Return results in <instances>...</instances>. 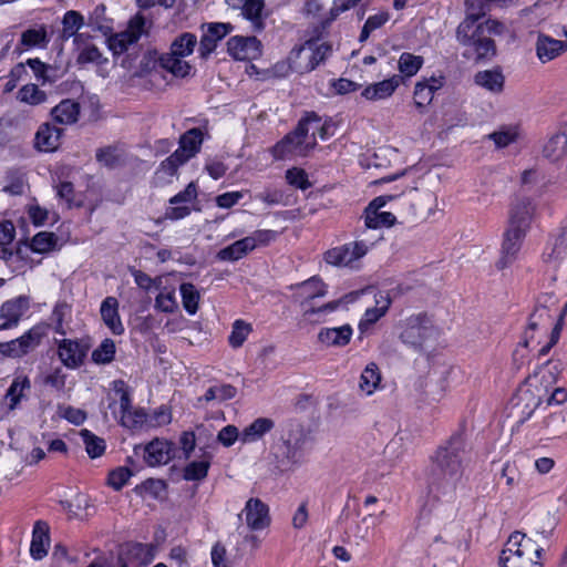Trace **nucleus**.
I'll list each match as a JSON object with an SVG mask.
<instances>
[{
  "instance_id": "1",
  "label": "nucleus",
  "mask_w": 567,
  "mask_h": 567,
  "mask_svg": "<svg viewBox=\"0 0 567 567\" xmlns=\"http://www.w3.org/2000/svg\"><path fill=\"white\" fill-rule=\"evenodd\" d=\"M466 447L464 432L458 430L436 449L431 456L427 473V485L431 492L442 495H452L455 492L463 475Z\"/></svg>"
},
{
  "instance_id": "2",
  "label": "nucleus",
  "mask_w": 567,
  "mask_h": 567,
  "mask_svg": "<svg viewBox=\"0 0 567 567\" xmlns=\"http://www.w3.org/2000/svg\"><path fill=\"white\" fill-rule=\"evenodd\" d=\"M543 554L544 547L537 539L516 530L511 534L501 551L499 567H543L539 560Z\"/></svg>"
},
{
  "instance_id": "3",
  "label": "nucleus",
  "mask_w": 567,
  "mask_h": 567,
  "mask_svg": "<svg viewBox=\"0 0 567 567\" xmlns=\"http://www.w3.org/2000/svg\"><path fill=\"white\" fill-rule=\"evenodd\" d=\"M309 434L299 423H288L281 442L275 446V457L281 470H289L301 463Z\"/></svg>"
},
{
  "instance_id": "4",
  "label": "nucleus",
  "mask_w": 567,
  "mask_h": 567,
  "mask_svg": "<svg viewBox=\"0 0 567 567\" xmlns=\"http://www.w3.org/2000/svg\"><path fill=\"white\" fill-rule=\"evenodd\" d=\"M324 31L315 28L310 38L299 48H295L289 54L290 66L299 72H310L318 66L330 53L331 45L320 42Z\"/></svg>"
},
{
  "instance_id": "5",
  "label": "nucleus",
  "mask_w": 567,
  "mask_h": 567,
  "mask_svg": "<svg viewBox=\"0 0 567 567\" xmlns=\"http://www.w3.org/2000/svg\"><path fill=\"white\" fill-rule=\"evenodd\" d=\"M370 295L374 303L372 306L368 300L364 301L367 308L358 324L360 338L373 332L374 324L385 316L392 302L389 295L380 291L374 285H367L364 287L357 286V300H363Z\"/></svg>"
},
{
  "instance_id": "6",
  "label": "nucleus",
  "mask_w": 567,
  "mask_h": 567,
  "mask_svg": "<svg viewBox=\"0 0 567 567\" xmlns=\"http://www.w3.org/2000/svg\"><path fill=\"white\" fill-rule=\"evenodd\" d=\"M436 336L437 330L431 318L425 313H419L405 320L400 339L409 347L422 351L435 340Z\"/></svg>"
},
{
  "instance_id": "7",
  "label": "nucleus",
  "mask_w": 567,
  "mask_h": 567,
  "mask_svg": "<svg viewBox=\"0 0 567 567\" xmlns=\"http://www.w3.org/2000/svg\"><path fill=\"white\" fill-rule=\"evenodd\" d=\"M544 401L540 389L535 386L520 388L512 398L508 406V416L513 419V431H517Z\"/></svg>"
},
{
  "instance_id": "8",
  "label": "nucleus",
  "mask_w": 567,
  "mask_h": 567,
  "mask_svg": "<svg viewBox=\"0 0 567 567\" xmlns=\"http://www.w3.org/2000/svg\"><path fill=\"white\" fill-rule=\"evenodd\" d=\"M396 199L395 195H382L372 199L363 212L365 229L361 236L367 234V230H379L382 227H392L396 223V217L390 212H380L388 202Z\"/></svg>"
},
{
  "instance_id": "9",
  "label": "nucleus",
  "mask_w": 567,
  "mask_h": 567,
  "mask_svg": "<svg viewBox=\"0 0 567 567\" xmlns=\"http://www.w3.org/2000/svg\"><path fill=\"white\" fill-rule=\"evenodd\" d=\"M317 145L312 137H305L296 130L286 135L272 147L274 157L285 159L295 156H307Z\"/></svg>"
},
{
  "instance_id": "10",
  "label": "nucleus",
  "mask_w": 567,
  "mask_h": 567,
  "mask_svg": "<svg viewBox=\"0 0 567 567\" xmlns=\"http://www.w3.org/2000/svg\"><path fill=\"white\" fill-rule=\"evenodd\" d=\"M146 23L147 21L143 16H134L130 20L125 31L116 33L109 39L110 50H112L114 54L125 52L131 44L136 43L141 37L147 32Z\"/></svg>"
},
{
  "instance_id": "11",
  "label": "nucleus",
  "mask_w": 567,
  "mask_h": 567,
  "mask_svg": "<svg viewBox=\"0 0 567 567\" xmlns=\"http://www.w3.org/2000/svg\"><path fill=\"white\" fill-rule=\"evenodd\" d=\"M42 337V329L34 327L18 339L0 342V353L10 358H20L34 350L40 344Z\"/></svg>"
},
{
  "instance_id": "12",
  "label": "nucleus",
  "mask_w": 567,
  "mask_h": 567,
  "mask_svg": "<svg viewBox=\"0 0 567 567\" xmlns=\"http://www.w3.org/2000/svg\"><path fill=\"white\" fill-rule=\"evenodd\" d=\"M245 518V523L250 530L257 532L267 528L271 523L269 507L260 498H249L241 513L239 519Z\"/></svg>"
},
{
  "instance_id": "13",
  "label": "nucleus",
  "mask_w": 567,
  "mask_h": 567,
  "mask_svg": "<svg viewBox=\"0 0 567 567\" xmlns=\"http://www.w3.org/2000/svg\"><path fill=\"white\" fill-rule=\"evenodd\" d=\"M136 455H142L150 466L163 465L169 462L173 456V444L165 440L155 439L145 446H135Z\"/></svg>"
},
{
  "instance_id": "14",
  "label": "nucleus",
  "mask_w": 567,
  "mask_h": 567,
  "mask_svg": "<svg viewBox=\"0 0 567 567\" xmlns=\"http://www.w3.org/2000/svg\"><path fill=\"white\" fill-rule=\"evenodd\" d=\"M534 213L535 205L530 198L523 197L516 199L509 212L507 228H514V230L527 235L530 228Z\"/></svg>"
},
{
  "instance_id": "15",
  "label": "nucleus",
  "mask_w": 567,
  "mask_h": 567,
  "mask_svg": "<svg viewBox=\"0 0 567 567\" xmlns=\"http://www.w3.org/2000/svg\"><path fill=\"white\" fill-rule=\"evenodd\" d=\"M227 51L236 60H255L261 54V43L256 37L236 35L228 40Z\"/></svg>"
},
{
  "instance_id": "16",
  "label": "nucleus",
  "mask_w": 567,
  "mask_h": 567,
  "mask_svg": "<svg viewBox=\"0 0 567 567\" xmlns=\"http://www.w3.org/2000/svg\"><path fill=\"white\" fill-rule=\"evenodd\" d=\"M483 22L480 24L478 32H474L471 43H466L465 58L475 55L476 61L491 59L496 54V45L492 38L486 35Z\"/></svg>"
},
{
  "instance_id": "17",
  "label": "nucleus",
  "mask_w": 567,
  "mask_h": 567,
  "mask_svg": "<svg viewBox=\"0 0 567 567\" xmlns=\"http://www.w3.org/2000/svg\"><path fill=\"white\" fill-rule=\"evenodd\" d=\"M526 234L518 233L514 228H506L502 244L501 258L496 266L498 269H504L512 265L522 248Z\"/></svg>"
},
{
  "instance_id": "18",
  "label": "nucleus",
  "mask_w": 567,
  "mask_h": 567,
  "mask_svg": "<svg viewBox=\"0 0 567 567\" xmlns=\"http://www.w3.org/2000/svg\"><path fill=\"white\" fill-rule=\"evenodd\" d=\"M154 559L153 548L141 543H127L123 546L120 560L128 567L147 566Z\"/></svg>"
},
{
  "instance_id": "19",
  "label": "nucleus",
  "mask_w": 567,
  "mask_h": 567,
  "mask_svg": "<svg viewBox=\"0 0 567 567\" xmlns=\"http://www.w3.org/2000/svg\"><path fill=\"white\" fill-rule=\"evenodd\" d=\"M123 381H114V391L120 396V414L121 423L125 427H134L143 423L144 413L131 411V398L128 391L124 388Z\"/></svg>"
},
{
  "instance_id": "20",
  "label": "nucleus",
  "mask_w": 567,
  "mask_h": 567,
  "mask_svg": "<svg viewBox=\"0 0 567 567\" xmlns=\"http://www.w3.org/2000/svg\"><path fill=\"white\" fill-rule=\"evenodd\" d=\"M231 29L233 28L229 23L216 22L208 24V28L202 35L199 42L200 55L203 58L209 55L216 49L217 42L225 38Z\"/></svg>"
},
{
  "instance_id": "21",
  "label": "nucleus",
  "mask_w": 567,
  "mask_h": 567,
  "mask_svg": "<svg viewBox=\"0 0 567 567\" xmlns=\"http://www.w3.org/2000/svg\"><path fill=\"white\" fill-rule=\"evenodd\" d=\"M401 83H403V76L394 74L390 79L368 85L361 95L369 101L383 100L390 97Z\"/></svg>"
},
{
  "instance_id": "22",
  "label": "nucleus",
  "mask_w": 567,
  "mask_h": 567,
  "mask_svg": "<svg viewBox=\"0 0 567 567\" xmlns=\"http://www.w3.org/2000/svg\"><path fill=\"white\" fill-rule=\"evenodd\" d=\"M567 51V42L556 40L549 35L540 33L536 41L537 58L546 63L559 56L563 52Z\"/></svg>"
},
{
  "instance_id": "23",
  "label": "nucleus",
  "mask_w": 567,
  "mask_h": 567,
  "mask_svg": "<svg viewBox=\"0 0 567 567\" xmlns=\"http://www.w3.org/2000/svg\"><path fill=\"white\" fill-rule=\"evenodd\" d=\"M62 133L63 130L55 127L50 123H44L40 125L35 133L34 146L42 152L55 151L60 145Z\"/></svg>"
},
{
  "instance_id": "24",
  "label": "nucleus",
  "mask_w": 567,
  "mask_h": 567,
  "mask_svg": "<svg viewBox=\"0 0 567 567\" xmlns=\"http://www.w3.org/2000/svg\"><path fill=\"white\" fill-rule=\"evenodd\" d=\"M567 255V225L558 229V231L548 240L544 259L547 262H557Z\"/></svg>"
},
{
  "instance_id": "25",
  "label": "nucleus",
  "mask_w": 567,
  "mask_h": 567,
  "mask_svg": "<svg viewBox=\"0 0 567 567\" xmlns=\"http://www.w3.org/2000/svg\"><path fill=\"white\" fill-rule=\"evenodd\" d=\"M59 358L68 368H76L82 364L85 349L78 341L63 339L59 344Z\"/></svg>"
},
{
  "instance_id": "26",
  "label": "nucleus",
  "mask_w": 567,
  "mask_h": 567,
  "mask_svg": "<svg viewBox=\"0 0 567 567\" xmlns=\"http://www.w3.org/2000/svg\"><path fill=\"white\" fill-rule=\"evenodd\" d=\"M25 308V300L18 298L9 300L0 309V331L10 329L18 324Z\"/></svg>"
},
{
  "instance_id": "27",
  "label": "nucleus",
  "mask_w": 567,
  "mask_h": 567,
  "mask_svg": "<svg viewBox=\"0 0 567 567\" xmlns=\"http://www.w3.org/2000/svg\"><path fill=\"white\" fill-rule=\"evenodd\" d=\"M474 83L493 94H499L504 90L505 76L498 68L478 71L474 75Z\"/></svg>"
},
{
  "instance_id": "28",
  "label": "nucleus",
  "mask_w": 567,
  "mask_h": 567,
  "mask_svg": "<svg viewBox=\"0 0 567 567\" xmlns=\"http://www.w3.org/2000/svg\"><path fill=\"white\" fill-rule=\"evenodd\" d=\"M100 312L103 322L114 334H122L124 332L118 315V302L115 297H106L102 301Z\"/></svg>"
},
{
  "instance_id": "29",
  "label": "nucleus",
  "mask_w": 567,
  "mask_h": 567,
  "mask_svg": "<svg viewBox=\"0 0 567 567\" xmlns=\"http://www.w3.org/2000/svg\"><path fill=\"white\" fill-rule=\"evenodd\" d=\"M202 143L203 133L200 128H190L181 136L179 147L175 153H179V156L187 162L199 152Z\"/></svg>"
},
{
  "instance_id": "30",
  "label": "nucleus",
  "mask_w": 567,
  "mask_h": 567,
  "mask_svg": "<svg viewBox=\"0 0 567 567\" xmlns=\"http://www.w3.org/2000/svg\"><path fill=\"white\" fill-rule=\"evenodd\" d=\"M49 546V527L47 523L42 520H38L34 524L32 540L30 545V554L31 556L40 560L48 554Z\"/></svg>"
},
{
  "instance_id": "31",
  "label": "nucleus",
  "mask_w": 567,
  "mask_h": 567,
  "mask_svg": "<svg viewBox=\"0 0 567 567\" xmlns=\"http://www.w3.org/2000/svg\"><path fill=\"white\" fill-rule=\"evenodd\" d=\"M275 422L269 417H258L251 424L246 426L240 433L243 444L254 443L260 440L266 433L270 432Z\"/></svg>"
},
{
  "instance_id": "32",
  "label": "nucleus",
  "mask_w": 567,
  "mask_h": 567,
  "mask_svg": "<svg viewBox=\"0 0 567 567\" xmlns=\"http://www.w3.org/2000/svg\"><path fill=\"white\" fill-rule=\"evenodd\" d=\"M443 78H431L430 80L417 82L414 89V102L417 107L429 105L434 93L443 86Z\"/></svg>"
},
{
  "instance_id": "33",
  "label": "nucleus",
  "mask_w": 567,
  "mask_h": 567,
  "mask_svg": "<svg viewBox=\"0 0 567 567\" xmlns=\"http://www.w3.org/2000/svg\"><path fill=\"white\" fill-rule=\"evenodd\" d=\"M51 114L55 122L70 125L79 120L80 104L73 100L65 99L52 109Z\"/></svg>"
},
{
  "instance_id": "34",
  "label": "nucleus",
  "mask_w": 567,
  "mask_h": 567,
  "mask_svg": "<svg viewBox=\"0 0 567 567\" xmlns=\"http://www.w3.org/2000/svg\"><path fill=\"white\" fill-rule=\"evenodd\" d=\"M352 336V328L346 324L339 328L322 329L318 339L326 346H344L350 342Z\"/></svg>"
},
{
  "instance_id": "35",
  "label": "nucleus",
  "mask_w": 567,
  "mask_h": 567,
  "mask_svg": "<svg viewBox=\"0 0 567 567\" xmlns=\"http://www.w3.org/2000/svg\"><path fill=\"white\" fill-rule=\"evenodd\" d=\"M252 250V241H249L248 236H246L220 249L217 252V258L221 261H237Z\"/></svg>"
},
{
  "instance_id": "36",
  "label": "nucleus",
  "mask_w": 567,
  "mask_h": 567,
  "mask_svg": "<svg viewBox=\"0 0 567 567\" xmlns=\"http://www.w3.org/2000/svg\"><path fill=\"white\" fill-rule=\"evenodd\" d=\"M72 317V307L65 301H59L51 315V324L55 333L65 336Z\"/></svg>"
},
{
  "instance_id": "37",
  "label": "nucleus",
  "mask_w": 567,
  "mask_h": 567,
  "mask_svg": "<svg viewBox=\"0 0 567 567\" xmlns=\"http://www.w3.org/2000/svg\"><path fill=\"white\" fill-rule=\"evenodd\" d=\"M567 154V135L557 133L544 145L543 155L550 162H557Z\"/></svg>"
},
{
  "instance_id": "38",
  "label": "nucleus",
  "mask_w": 567,
  "mask_h": 567,
  "mask_svg": "<svg viewBox=\"0 0 567 567\" xmlns=\"http://www.w3.org/2000/svg\"><path fill=\"white\" fill-rule=\"evenodd\" d=\"M182 58L172 53L162 54L159 56V69L166 70L175 76L184 78L189 73L190 65Z\"/></svg>"
},
{
  "instance_id": "39",
  "label": "nucleus",
  "mask_w": 567,
  "mask_h": 567,
  "mask_svg": "<svg viewBox=\"0 0 567 567\" xmlns=\"http://www.w3.org/2000/svg\"><path fill=\"white\" fill-rule=\"evenodd\" d=\"M83 23H84V18L80 12L74 11V10L68 11L64 14L63 20H62L64 38L74 37L75 42L82 41L84 34L78 33V31L81 29Z\"/></svg>"
},
{
  "instance_id": "40",
  "label": "nucleus",
  "mask_w": 567,
  "mask_h": 567,
  "mask_svg": "<svg viewBox=\"0 0 567 567\" xmlns=\"http://www.w3.org/2000/svg\"><path fill=\"white\" fill-rule=\"evenodd\" d=\"M324 259L328 264L333 266H348L354 260V247L351 244H347L341 247L332 248L326 252Z\"/></svg>"
},
{
  "instance_id": "41",
  "label": "nucleus",
  "mask_w": 567,
  "mask_h": 567,
  "mask_svg": "<svg viewBox=\"0 0 567 567\" xmlns=\"http://www.w3.org/2000/svg\"><path fill=\"white\" fill-rule=\"evenodd\" d=\"M236 394L237 389L234 385L226 383H217L209 386L206 390L205 394L198 400L205 402L216 401L221 403L224 401L234 399Z\"/></svg>"
},
{
  "instance_id": "42",
  "label": "nucleus",
  "mask_w": 567,
  "mask_h": 567,
  "mask_svg": "<svg viewBox=\"0 0 567 567\" xmlns=\"http://www.w3.org/2000/svg\"><path fill=\"white\" fill-rule=\"evenodd\" d=\"M381 382V374L379 368L375 363H369L365 369L362 371L360 377V390L365 393V395H371L375 389L379 388Z\"/></svg>"
},
{
  "instance_id": "43",
  "label": "nucleus",
  "mask_w": 567,
  "mask_h": 567,
  "mask_svg": "<svg viewBox=\"0 0 567 567\" xmlns=\"http://www.w3.org/2000/svg\"><path fill=\"white\" fill-rule=\"evenodd\" d=\"M30 381L27 377H17L13 379L11 385L9 386L6 400L9 401V409L13 410L18 406L20 401L25 396L24 392L30 390Z\"/></svg>"
},
{
  "instance_id": "44",
  "label": "nucleus",
  "mask_w": 567,
  "mask_h": 567,
  "mask_svg": "<svg viewBox=\"0 0 567 567\" xmlns=\"http://www.w3.org/2000/svg\"><path fill=\"white\" fill-rule=\"evenodd\" d=\"M264 0H245L243 6V14L251 21L254 31H260L264 29Z\"/></svg>"
},
{
  "instance_id": "45",
  "label": "nucleus",
  "mask_w": 567,
  "mask_h": 567,
  "mask_svg": "<svg viewBox=\"0 0 567 567\" xmlns=\"http://www.w3.org/2000/svg\"><path fill=\"white\" fill-rule=\"evenodd\" d=\"M305 302L327 295V285L319 277H311L298 286Z\"/></svg>"
},
{
  "instance_id": "46",
  "label": "nucleus",
  "mask_w": 567,
  "mask_h": 567,
  "mask_svg": "<svg viewBox=\"0 0 567 567\" xmlns=\"http://www.w3.org/2000/svg\"><path fill=\"white\" fill-rule=\"evenodd\" d=\"M212 455L204 453L200 461H193L184 468V478L186 481H200L207 476L210 466Z\"/></svg>"
},
{
  "instance_id": "47",
  "label": "nucleus",
  "mask_w": 567,
  "mask_h": 567,
  "mask_svg": "<svg viewBox=\"0 0 567 567\" xmlns=\"http://www.w3.org/2000/svg\"><path fill=\"white\" fill-rule=\"evenodd\" d=\"M298 132L317 142V135L321 137V117L315 112L307 113L298 123Z\"/></svg>"
},
{
  "instance_id": "48",
  "label": "nucleus",
  "mask_w": 567,
  "mask_h": 567,
  "mask_svg": "<svg viewBox=\"0 0 567 567\" xmlns=\"http://www.w3.org/2000/svg\"><path fill=\"white\" fill-rule=\"evenodd\" d=\"M80 436L85 445V451L91 458L100 457L105 451V442L102 437L96 436L91 431L83 429Z\"/></svg>"
},
{
  "instance_id": "49",
  "label": "nucleus",
  "mask_w": 567,
  "mask_h": 567,
  "mask_svg": "<svg viewBox=\"0 0 567 567\" xmlns=\"http://www.w3.org/2000/svg\"><path fill=\"white\" fill-rule=\"evenodd\" d=\"M423 65V58L420 55H414L412 53L404 52L401 54L398 68L400 71V75L404 78H411L415 75Z\"/></svg>"
},
{
  "instance_id": "50",
  "label": "nucleus",
  "mask_w": 567,
  "mask_h": 567,
  "mask_svg": "<svg viewBox=\"0 0 567 567\" xmlns=\"http://www.w3.org/2000/svg\"><path fill=\"white\" fill-rule=\"evenodd\" d=\"M196 43V35L193 33L185 32L173 41L169 53L183 58L188 56L193 53Z\"/></svg>"
},
{
  "instance_id": "51",
  "label": "nucleus",
  "mask_w": 567,
  "mask_h": 567,
  "mask_svg": "<svg viewBox=\"0 0 567 567\" xmlns=\"http://www.w3.org/2000/svg\"><path fill=\"white\" fill-rule=\"evenodd\" d=\"M305 12L308 18L313 19V29L319 28V31H326L330 23H322L321 14L329 13L324 3L321 0H307L305 3Z\"/></svg>"
},
{
  "instance_id": "52",
  "label": "nucleus",
  "mask_w": 567,
  "mask_h": 567,
  "mask_svg": "<svg viewBox=\"0 0 567 567\" xmlns=\"http://www.w3.org/2000/svg\"><path fill=\"white\" fill-rule=\"evenodd\" d=\"M20 43L27 48L45 47L49 43L45 27L25 30L21 34Z\"/></svg>"
},
{
  "instance_id": "53",
  "label": "nucleus",
  "mask_w": 567,
  "mask_h": 567,
  "mask_svg": "<svg viewBox=\"0 0 567 567\" xmlns=\"http://www.w3.org/2000/svg\"><path fill=\"white\" fill-rule=\"evenodd\" d=\"M183 307L189 315H195L198 309L199 292L193 284L184 282L179 287Z\"/></svg>"
},
{
  "instance_id": "54",
  "label": "nucleus",
  "mask_w": 567,
  "mask_h": 567,
  "mask_svg": "<svg viewBox=\"0 0 567 567\" xmlns=\"http://www.w3.org/2000/svg\"><path fill=\"white\" fill-rule=\"evenodd\" d=\"M18 99L30 105H39L47 101V94L35 84H25L19 90Z\"/></svg>"
},
{
  "instance_id": "55",
  "label": "nucleus",
  "mask_w": 567,
  "mask_h": 567,
  "mask_svg": "<svg viewBox=\"0 0 567 567\" xmlns=\"http://www.w3.org/2000/svg\"><path fill=\"white\" fill-rule=\"evenodd\" d=\"M256 199L269 205H282L287 206L289 203L288 196L285 194V192L280 188L275 187H266L264 190L258 193L255 196Z\"/></svg>"
},
{
  "instance_id": "56",
  "label": "nucleus",
  "mask_w": 567,
  "mask_h": 567,
  "mask_svg": "<svg viewBox=\"0 0 567 567\" xmlns=\"http://www.w3.org/2000/svg\"><path fill=\"white\" fill-rule=\"evenodd\" d=\"M482 22L472 18L465 17V19L458 24L456 29V40L460 44L466 45L473 40L474 32H478L480 24Z\"/></svg>"
},
{
  "instance_id": "57",
  "label": "nucleus",
  "mask_w": 567,
  "mask_h": 567,
  "mask_svg": "<svg viewBox=\"0 0 567 567\" xmlns=\"http://www.w3.org/2000/svg\"><path fill=\"white\" fill-rule=\"evenodd\" d=\"M56 244V237L53 233L40 231L31 240V249L39 254H44L53 249Z\"/></svg>"
},
{
  "instance_id": "58",
  "label": "nucleus",
  "mask_w": 567,
  "mask_h": 567,
  "mask_svg": "<svg viewBox=\"0 0 567 567\" xmlns=\"http://www.w3.org/2000/svg\"><path fill=\"white\" fill-rule=\"evenodd\" d=\"M115 355V343L111 339H105L102 343L92 352V360L97 364L110 363Z\"/></svg>"
},
{
  "instance_id": "59",
  "label": "nucleus",
  "mask_w": 567,
  "mask_h": 567,
  "mask_svg": "<svg viewBox=\"0 0 567 567\" xmlns=\"http://www.w3.org/2000/svg\"><path fill=\"white\" fill-rule=\"evenodd\" d=\"M250 332L251 326L249 323H246L243 320H236L233 324V330L228 338L229 344L233 348L241 347Z\"/></svg>"
},
{
  "instance_id": "60",
  "label": "nucleus",
  "mask_w": 567,
  "mask_h": 567,
  "mask_svg": "<svg viewBox=\"0 0 567 567\" xmlns=\"http://www.w3.org/2000/svg\"><path fill=\"white\" fill-rule=\"evenodd\" d=\"M389 18H390V16L388 12H380V13L369 17L361 30V33L359 37L360 42L367 41L369 39L370 34L374 30L381 28L389 20Z\"/></svg>"
},
{
  "instance_id": "61",
  "label": "nucleus",
  "mask_w": 567,
  "mask_h": 567,
  "mask_svg": "<svg viewBox=\"0 0 567 567\" xmlns=\"http://www.w3.org/2000/svg\"><path fill=\"white\" fill-rule=\"evenodd\" d=\"M159 56L156 51L146 52L140 62V68L135 75L143 76L148 73H154V75L159 73L157 70L159 69Z\"/></svg>"
},
{
  "instance_id": "62",
  "label": "nucleus",
  "mask_w": 567,
  "mask_h": 567,
  "mask_svg": "<svg viewBox=\"0 0 567 567\" xmlns=\"http://www.w3.org/2000/svg\"><path fill=\"white\" fill-rule=\"evenodd\" d=\"M400 199V206L402 213L408 216H414L416 214L417 203V189L411 187L406 192H403L400 196L395 195Z\"/></svg>"
},
{
  "instance_id": "63",
  "label": "nucleus",
  "mask_w": 567,
  "mask_h": 567,
  "mask_svg": "<svg viewBox=\"0 0 567 567\" xmlns=\"http://www.w3.org/2000/svg\"><path fill=\"white\" fill-rule=\"evenodd\" d=\"M185 163L186 162L179 156V153L174 152L171 156L161 163L156 174L162 175L163 177H172L176 174L178 167Z\"/></svg>"
},
{
  "instance_id": "64",
  "label": "nucleus",
  "mask_w": 567,
  "mask_h": 567,
  "mask_svg": "<svg viewBox=\"0 0 567 567\" xmlns=\"http://www.w3.org/2000/svg\"><path fill=\"white\" fill-rule=\"evenodd\" d=\"M565 416L561 412L551 413L543 420V427L546 430L547 435L557 436L564 430Z\"/></svg>"
}]
</instances>
